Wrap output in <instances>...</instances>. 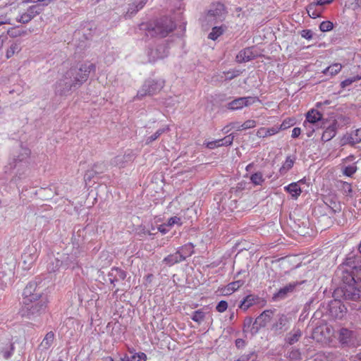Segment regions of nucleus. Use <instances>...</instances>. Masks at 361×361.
Segmentation results:
<instances>
[{"label":"nucleus","mask_w":361,"mask_h":361,"mask_svg":"<svg viewBox=\"0 0 361 361\" xmlns=\"http://www.w3.org/2000/svg\"><path fill=\"white\" fill-rule=\"evenodd\" d=\"M336 276L346 285L344 288V295L346 298L361 300L360 266H356L353 259H348L338 267Z\"/></svg>","instance_id":"nucleus-1"},{"label":"nucleus","mask_w":361,"mask_h":361,"mask_svg":"<svg viewBox=\"0 0 361 361\" xmlns=\"http://www.w3.org/2000/svg\"><path fill=\"white\" fill-rule=\"evenodd\" d=\"M33 283L28 284L23 291V305L20 314L29 319L40 316L46 310L48 303L47 297L39 292L33 293Z\"/></svg>","instance_id":"nucleus-2"},{"label":"nucleus","mask_w":361,"mask_h":361,"mask_svg":"<svg viewBox=\"0 0 361 361\" xmlns=\"http://www.w3.org/2000/svg\"><path fill=\"white\" fill-rule=\"evenodd\" d=\"M336 338L343 346L356 347L361 342V339L356 331L345 327L341 328L337 331Z\"/></svg>","instance_id":"nucleus-3"},{"label":"nucleus","mask_w":361,"mask_h":361,"mask_svg":"<svg viewBox=\"0 0 361 361\" xmlns=\"http://www.w3.org/2000/svg\"><path fill=\"white\" fill-rule=\"evenodd\" d=\"M94 71L95 65L88 62L82 64L79 68H71L67 71L72 73V78L79 87L87 80L90 72Z\"/></svg>","instance_id":"nucleus-4"},{"label":"nucleus","mask_w":361,"mask_h":361,"mask_svg":"<svg viewBox=\"0 0 361 361\" xmlns=\"http://www.w3.org/2000/svg\"><path fill=\"white\" fill-rule=\"evenodd\" d=\"M164 85V82L162 80H146L141 88L137 91L136 98L141 99L146 96L156 94L161 90Z\"/></svg>","instance_id":"nucleus-5"},{"label":"nucleus","mask_w":361,"mask_h":361,"mask_svg":"<svg viewBox=\"0 0 361 361\" xmlns=\"http://www.w3.org/2000/svg\"><path fill=\"white\" fill-rule=\"evenodd\" d=\"M72 73L66 71L65 74L56 82L55 86L56 92L63 95L69 93L73 88L78 87L74 80L72 78Z\"/></svg>","instance_id":"nucleus-6"},{"label":"nucleus","mask_w":361,"mask_h":361,"mask_svg":"<svg viewBox=\"0 0 361 361\" xmlns=\"http://www.w3.org/2000/svg\"><path fill=\"white\" fill-rule=\"evenodd\" d=\"M226 11L222 4L216 3L211 6L205 16V20L210 25L223 21L226 18Z\"/></svg>","instance_id":"nucleus-7"},{"label":"nucleus","mask_w":361,"mask_h":361,"mask_svg":"<svg viewBox=\"0 0 361 361\" xmlns=\"http://www.w3.org/2000/svg\"><path fill=\"white\" fill-rule=\"evenodd\" d=\"M334 335V329L333 326L325 324L315 328L312 337L319 342L327 344L332 341Z\"/></svg>","instance_id":"nucleus-8"},{"label":"nucleus","mask_w":361,"mask_h":361,"mask_svg":"<svg viewBox=\"0 0 361 361\" xmlns=\"http://www.w3.org/2000/svg\"><path fill=\"white\" fill-rule=\"evenodd\" d=\"M174 23L169 19L161 20L152 29V36L164 37L175 28Z\"/></svg>","instance_id":"nucleus-9"},{"label":"nucleus","mask_w":361,"mask_h":361,"mask_svg":"<svg viewBox=\"0 0 361 361\" xmlns=\"http://www.w3.org/2000/svg\"><path fill=\"white\" fill-rule=\"evenodd\" d=\"M346 312V307L339 300H333L329 303L328 313L333 319H342Z\"/></svg>","instance_id":"nucleus-10"},{"label":"nucleus","mask_w":361,"mask_h":361,"mask_svg":"<svg viewBox=\"0 0 361 361\" xmlns=\"http://www.w3.org/2000/svg\"><path fill=\"white\" fill-rule=\"evenodd\" d=\"M42 10L37 5L28 7L25 11L20 12L15 18L16 21L20 23H27L31 21L35 16L41 13Z\"/></svg>","instance_id":"nucleus-11"},{"label":"nucleus","mask_w":361,"mask_h":361,"mask_svg":"<svg viewBox=\"0 0 361 361\" xmlns=\"http://www.w3.org/2000/svg\"><path fill=\"white\" fill-rule=\"evenodd\" d=\"M258 102H259V99L257 97H239L229 102L228 108L231 110H239Z\"/></svg>","instance_id":"nucleus-12"},{"label":"nucleus","mask_w":361,"mask_h":361,"mask_svg":"<svg viewBox=\"0 0 361 361\" xmlns=\"http://www.w3.org/2000/svg\"><path fill=\"white\" fill-rule=\"evenodd\" d=\"M274 315L272 310H264L259 316H258L252 324L254 333H256L259 328L264 327L271 319Z\"/></svg>","instance_id":"nucleus-13"},{"label":"nucleus","mask_w":361,"mask_h":361,"mask_svg":"<svg viewBox=\"0 0 361 361\" xmlns=\"http://www.w3.org/2000/svg\"><path fill=\"white\" fill-rule=\"evenodd\" d=\"M259 55L258 51L254 47H249L240 51L236 56L239 63L251 61Z\"/></svg>","instance_id":"nucleus-14"},{"label":"nucleus","mask_w":361,"mask_h":361,"mask_svg":"<svg viewBox=\"0 0 361 361\" xmlns=\"http://www.w3.org/2000/svg\"><path fill=\"white\" fill-rule=\"evenodd\" d=\"M148 0H133V1L128 5L127 11L125 13L126 18H131L135 16L139 11L142 9L146 5Z\"/></svg>","instance_id":"nucleus-15"},{"label":"nucleus","mask_w":361,"mask_h":361,"mask_svg":"<svg viewBox=\"0 0 361 361\" xmlns=\"http://www.w3.org/2000/svg\"><path fill=\"white\" fill-rule=\"evenodd\" d=\"M168 54V51L166 47L163 45L159 46L156 49H152L148 52L149 60L151 62H154L158 59L166 57Z\"/></svg>","instance_id":"nucleus-16"},{"label":"nucleus","mask_w":361,"mask_h":361,"mask_svg":"<svg viewBox=\"0 0 361 361\" xmlns=\"http://www.w3.org/2000/svg\"><path fill=\"white\" fill-rule=\"evenodd\" d=\"M322 114L317 110L312 109L305 115V124H312L318 126V123L322 121Z\"/></svg>","instance_id":"nucleus-17"},{"label":"nucleus","mask_w":361,"mask_h":361,"mask_svg":"<svg viewBox=\"0 0 361 361\" xmlns=\"http://www.w3.org/2000/svg\"><path fill=\"white\" fill-rule=\"evenodd\" d=\"M233 136L232 135H229L223 139L207 142L205 145L209 149H214L221 146H229L233 143Z\"/></svg>","instance_id":"nucleus-18"},{"label":"nucleus","mask_w":361,"mask_h":361,"mask_svg":"<svg viewBox=\"0 0 361 361\" xmlns=\"http://www.w3.org/2000/svg\"><path fill=\"white\" fill-rule=\"evenodd\" d=\"M337 121L333 120L331 123L325 128L322 135V140L327 142L331 140L336 134Z\"/></svg>","instance_id":"nucleus-19"},{"label":"nucleus","mask_w":361,"mask_h":361,"mask_svg":"<svg viewBox=\"0 0 361 361\" xmlns=\"http://www.w3.org/2000/svg\"><path fill=\"white\" fill-rule=\"evenodd\" d=\"M302 182L303 180H300L298 182L291 183L290 184L284 187V190L288 192L292 196V197L297 199L302 192V190L299 185V183Z\"/></svg>","instance_id":"nucleus-20"},{"label":"nucleus","mask_w":361,"mask_h":361,"mask_svg":"<svg viewBox=\"0 0 361 361\" xmlns=\"http://www.w3.org/2000/svg\"><path fill=\"white\" fill-rule=\"evenodd\" d=\"M244 283V280H237L235 281L231 282L222 289V293L225 295H231L243 286Z\"/></svg>","instance_id":"nucleus-21"},{"label":"nucleus","mask_w":361,"mask_h":361,"mask_svg":"<svg viewBox=\"0 0 361 361\" xmlns=\"http://www.w3.org/2000/svg\"><path fill=\"white\" fill-rule=\"evenodd\" d=\"M344 144L355 145L361 142V128L343 138Z\"/></svg>","instance_id":"nucleus-22"},{"label":"nucleus","mask_w":361,"mask_h":361,"mask_svg":"<svg viewBox=\"0 0 361 361\" xmlns=\"http://www.w3.org/2000/svg\"><path fill=\"white\" fill-rule=\"evenodd\" d=\"M296 285L297 283H292L285 286L274 294V298L276 300H281L285 298L288 293L293 292Z\"/></svg>","instance_id":"nucleus-23"},{"label":"nucleus","mask_w":361,"mask_h":361,"mask_svg":"<svg viewBox=\"0 0 361 361\" xmlns=\"http://www.w3.org/2000/svg\"><path fill=\"white\" fill-rule=\"evenodd\" d=\"M319 6L317 1L310 4L306 8L308 16L312 18L320 17L323 10Z\"/></svg>","instance_id":"nucleus-24"},{"label":"nucleus","mask_w":361,"mask_h":361,"mask_svg":"<svg viewBox=\"0 0 361 361\" xmlns=\"http://www.w3.org/2000/svg\"><path fill=\"white\" fill-rule=\"evenodd\" d=\"M22 259L23 263V268L25 269H29L35 260V258L33 256V250L32 249L27 250L22 255Z\"/></svg>","instance_id":"nucleus-25"},{"label":"nucleus","mask_w":361,"mask_h":361,"mask_svg":"<svg viewBox=\"0 0 361 361\" xmlns=\"http://www.w3.org/2000/svg\"><path fill=\"white\" fill-rule=\"evenodd\" d=\"M30 155V150L27 147H21L18 154L15 156L14 161L15 165L14 167H16L17 164L20 162H26L29 159Z\"/></svg>","instance_id":"nucleus-26"},{"label":"nucleus","mask_w":361,"mask_h":361,"mask_svg":"<svg viewBox=\"0 0 361 361\" xmlns=\"http://www.w3.org/2000/svg\"><path fill=\"white\" fill-rule=\"evenodd\" d=\"M258 300H259L258 296H257L255 295H252V294L248 295L240 302L239 307L241 310L246 311L249 307H250L254 304L257 302Z\"/></svg>","instance_id":"nucleus-27"},{"label":"nucleus","mask_w":361,"mask_h":361,"mask_svg":"<svg viewBox=\"0 0 361 361\" xmlns=\"http://www.w3.org/2000/svg\"><path fill=\"white\" fill-rule=\"evenodd\" d=\"M183 261H184V257H182L181 255L178 251L173 254L168 255L163 260V262L168 266H173V264Z\"/></svg>","instance_id":"nucleus-28"},{"label":"nucleus","mask_w":361,"mask_h":361,"mask_svg":"<svg viewBox=\"0 0 361 361\" xmlns=\"http://www.w3.org/2000/svg\"><path fill=\"white\" fill-rule=\"evenodd\" d=\"M289 323L288 319L286 316L281 314L279 316L276 322L273 325V329L275 331H283L287 329V326Z\"/></svg>","instance_id":"nucleus-29"},{"label":"nucleus","mask_w":361,"mask_h":361,"mask_svg":"<svg viewBox=\"0 0 361 361\" xmlns=\"http://www.w3.org/2000/svg\"><path fill=\"white\" fill-rule=\"evenodd\" d=\"M109 276L114 277L113 279L111 278L109 279L111 283H113L114 282V281L124 280L126 277V274L123 270H122L121 269L113 268L111 270Z\"/></svg>","instance_id":"nucleus-30"},{"label":"nucleus","mask_w":361,"mask_h":361,"mask_svg":"<svg viewBox=\"0 0 361 361\" xmlns=\"http://www.w3.org/2000/svg\"><path fill=\"white\" fill-rule=\"evenodd\" d=\"M342 69V65L339 63H335L325 68L322 73L325 75L334 76L338 74Z\"/></svg>","instance_id":"nucleus-31"},{"label":"nucleus","mask_w":361,"mask_h":361,"mask_svg":"<svg viewBox=\"0 0 361 361\" xmlns=\"http://www.w3.org/2000/svg\"><path fill=\"white\" fill-rule=\"evenodd\" d=\"M193 248L194 247L192 243H188L179 247L178 252L181 255L182 257H184L185 260L187 257L192 255L194 252Z\"/></svg>","instance_id":"nucleus-32"},{"label":"nucleus","mask_w":361,"mask_h":361,"mask_svg":"<svg viewBox=\"0 0 361 361\" xmlns=\"http://www.w3.org/2000/svg\"><path fill=\"white\" fill-rule=\"evenodd\" d=\"M54 340V334L52 331H49L46 334L45 337L41 342L40 346L43 349L47 350L52 345Z\"/></svg>","instance_id":"nucleus-33"},{"label":"nucleus","mask_w":361,"mask_h":361,"mask_svg":"<svg viewBox=\"0 0 361 361\" xmlns=\"http://www.w3.org/2000/svg\"><path fill=\"white\" fill-rule=\"evenodd\" d=\"M147 355L144 353H135L130 357L121 358L120 361H146Z\"/></svg>","instance_id":"nucleus-34"},{"label":"nucleus","mask_w":361,"mask_h":361,"mask_svg":"<svg viewBox=\"0 0 361 361\" xmlns=\"http://www.w3.org/2000/svg\"><path fill=\"white\" fill-rule=\"evenodd\" d=\"M126 161L125 155H118L111 160V165L118 168H123L125 166Z\"/></svg>","instance_id":"nucleus-35"},{"label":"nucleus","mask_w":361,"mask_h":361,"mask_svg":"<svg viewBox=\"0 0 361 361\" xmlns=\"http://www.w3.org/2000/svg\"><path fill=\"white\" fill-rule=\"evenodd\" d=\"M225 27L224 26H216L214 27L212 30V32L209 34V38L215 40L219 36H221L224 32L225 31Z\"/></svg>","instance_id":"nucleus-36"},{"label":"nucleus","mask_w":361,"mask_h":361,"mask_svg":"<svg viewBox=\"0 0 361 361\" xmlns=\"http://www.w3.org/2000/svg\"><path fill=\"white\" fill-rule=\"evenodd\" d=\"M294 160L290 157H287L286 161L283 162V165L279 169V173L281 175H284L293 166Z\"/></svg>","instance_id":"nucleus-37"},{"label":"nucleus","mask_w":361,"mask_h":361,"mask_svg":"<svg viewBox=\"0 0 361 361\" xmlns=\"http://www.w3.org/2000/svg\"><path fill=\"white\" fill-rule=\"evenodd\" d=\"M20 50V44L17 42H12L8 47L6 53L7 59L12 57L15 53H18Z\"/></svg>","instance_id":"nucleus-38"},{"label":"nucleus","mask_w":361,"mask_h":361,"mask_svg":"<svg viewBox=\"0 0 361 361\" xmlns=\"http://www.w3.org/2000/svg\"><path fill=\"white\" fill-rule=\"evenodd\" d=\"M301 335L302 334L300 329H293V331H291L287 337L288 343L293 344L294 343L297 342L300 338Z\"/></svg>","instance_id":"nucleus-39"},{"label":"nucleus","mask_w":361,"mask_h":361,"mask_svg":"<svg viewBox=\"0 0 361 361\" xmlns=\"http://www.w3.org/2000/svg\"><path fill=\"white\" fill-rule=\"evenodd\" d=\"M257 122L255 120H247L241 125L235 126L237 130H243L247 129L253 128L256 126Z\"/></svg>","instance_id":"nucleus-40"},{"label":"nucleus","mask_w":361,"mask_h":361,"mask_svg":"<svg viewBox=\"0 0 361 361\" xmlns=\"http://www.w3.org/2000/svg\"><path fill=\"white\" fill-rule=\"evenodd\" d=\"M168 130H169V127H166L164 128H160V129L157 130L153 135H152L151 136L148 137L146 139V144L147 145L150 144L153 141L156 140L162 133H164V132L168 131Z\"/></svg>","instance_id":"nucleus-41"},{"label":"nucleus","mask_w":361,"mask_h":361,"mask_svg":"<svg viewBox=\"0 0 361 361\" xmlns=\"http://www.w3.org/2000/svg\"><path fill=\"white\" fill-rule=\"evenodd\" d=\"M61 265V262L57 258H52L47 266V270L49 272H55Z\"/></svg>","instance_id":"nucleus-42"},{"label":"nucleus","mask_w":361,"mask_h":361,"mask_svg":"<svg viewBox=\"0 0 361 361\" xmlns=\"http://www.w3.org/2000/svg\"><path fill=\"white\" fill-rule=\"evenodd\" d=\"M183 224V221L180 216H174L168 219L166 225L172 227L173 226H180Z\"/></svg>","instance_id":"nucleus-43"},{"label":"nucleus","mask_w":361,"mask_h":361,"mask_svg":"<svg viewBox=\"0 0 361 361\" xmlns=\"http://www.w3.org/2000/svg\"><path fill=\"white\" fill-rule=\"evenodd\" d=\"M250 180L253 184L260 185L264 181V179L261 172H257L251 176Z\"/></svg>","instance_id":"nucleus-44"},{"label":"nucleus","mask_w":361,"mask_h":361,"mask_svg":"<svg viewBox=\"0 0 361 361\" xmlns=\"http://www.w3.org/2000/svg\"><path fill=\"white\" fill-rule=\"evenodd\" d=\"M6 13L0 15V25L4 24H12L13 18L8 15V11H12L11 8H6Z\"/></svg>","instance_id":"nucleus-45"},{"label":"nucleus","mask_w":361,"mask_h":361,"mask_svg":"<svg viewBox=\"0 0 361 361\" xmlns=\"http://www.w3.org/2000/svg\"><path fill=\"white\" fill-rule=\"evenodd\" d=\"M204 317H205L204 313L202 310H198L193 312L192 316L191 317V319L194 322H195L198 324H201L203 322Z\"/></svg>","instance_id":"nucleus-46"},{"label":"nucleus","mask_w":361,"mask_h":361,"mask_svg":"<svg viewBox=\"0 0 361 361\" xmlns=\"http://www.w3.org/2000/svg\"><path fill=\"white\" fill-rule=\"evenodd\" d=\"M342 171L344 175L351 176L356 172L357 166L355 164L343 166Z\"/></svg>","instance_id":"nucleus-47"},{"label":"nucleus","mask_w":361,"mask_h":361,"mask_svg":"<svg viewBox=\"0 0 361 361\" xmlns=\"http://www.w3.org/2000/svg\"><path fill=\"white\" fill-rule=\"evenodd\" d=\"M303 127L306 131V135L308 137H310L313 135L316 128H317V126L315 125H312L310 123L305 124V121L303 122Z\"/></svg>","instance_id":"nucleus-48"},{"label":"nucleus","mask_w":361,"mask_h":361,"mask_svg":"<svg viewBox=\"0 0 361 361\" xmlns=\"http://www.w3.org/2000/svg\"><path fill=\"white\" fill-rule=\"evenodd\" d=\"M360 79H361V77H360L358 75H355V76H353V77H351V78H349L348 79L344 80L343 81H342L341 82V87L342 88H345V87L350 85L354 82L360 80Z\"/></svg>","instance_id":"nucleus-49"},{"label":"nucleus","mask_w":361,"mask_h":361,"mask_svg":"<svg viewBox=\"0 0 361 361\" xmlns=\"http://www.w3.org/2000/svg\"><path fill=\"white\" fill-rule=\"evenodd\" d=\"M295 123V121L294 118H288L285 119L282 123L279 126L281 130H286L288 128L293 126Z\"/></svg>","instance_id":"nucleus-50"},{"label":"nucleus","mask_w":361,"mask_h":361,"mask_svg":"<svg viewBox=\"0 0 361 361\" xmlns=\"http://www.w3.org/2000/svg\"><path fill=\"white\" fill-rule=\"evenodd\" d=\"M333 23L330 21H323L319 25V29L322 32H328L333 29Z\"/></svg>","instance_id":"nucleus-51"},{"label":"nucleus","mask_w":361,"mask_h":361,"mask_svg":"<svg viewBox=\"0 0 361 361\" xmlns=\"http://www.w3.org/2000/svg\"><path fill=\"white\" fill-rule=\"evenodd\" d=\"M224 73L226 80H232L234 78L240 75L241 72L239 70H231L227 72H224Z\"/></svg>","instance_id":"nucleus-52"},{"label":"nucleus","mask_w":361,"mask_h":361,"mask_svg":"<svg viewBox=\"0 0 361 361\" xmlns=\"http://www.w3.org/2000/svg\"><path fill=\"white\" fill-rule=\"evenodd\" d=\"M341 187V190L345 195H349L351 194L352 186L350 183H348L347 182H342Z\"/></svg>","instance_id":"nucleus-53"},{"label":"nucleus","mask_w":361,"mask_h":361,"mask_svg":"<svg viewBox=\"0 0 361 361\" xmlns=\"http://www.w3.org/2000/svg\"><path fill=\"white\" fill-rule=\"evenodd\" d=\"M289 357L294 361H298V360H300L301 355H300V351L298 350H292L289 353Z\"/></svg>","instance_id":"nucleus-54"},{"label":"nucleus","mask_w":361,"mask_h":361,"mask_svg":"<svg viewBox=\"0 0 361 361\" xmlns=\"http://www.w3.org/2000/svg\"><path fill=\"white\" fill-rule=\"evenodd\" d=\"M227 307H228L227 302L225 300H221L218 303L216 309L219 312H224L226 310Z\"/></svg>","instance_id":"nucleus-55"},{"label":"nucleus","mask_w":361,"mask_h":361,"mask_svg":"<svg viewBox=\"0 0 361 361\" xmlns=\"http://www.w3.org/2000/svg\"><path fill=\"white\" fill-rule=\"evenodd\" d=\"M279 131H280V128L277 126L271 127V128H267V133L268 137L276 135Z\"/></svg>","instance_id":"nucleus-56"},{"label":"nucleus","mask_w":361,"mask_h":361,"mask_svg":"<svg viewBox=\"0 0 361 361\" xmlns=\"http://www.w3.org/2000/svg\"><path fill=\"white\" fill-rule=\"evenodd\" d=\"M256 135L258 137H268L267 136V128H264V127L259 128L257 130V131Z\"/></svg>","instance_id":"nucleus-57"},{"label":"nucleus","mask_w":361,"mask_h":361,"mask_svg":"<svg viewBox=\"0 0 361 361\" xmlns=\"http://www.w3.org/2000/svg\"><path fill=\"white\" fill-rule=\"evenodd\" d=\"M301 36L307 39H311L312 38V31L310 30H304L301 32Z\"/></svg>","instance_id":"nucleus-58"},{"label":"nucleus","mask_w":361,"mask_h":361,"mask_svg":"<svg viewBox=\"0 0 361 361\" xmlns=\"http://www.w3.org/2000/svg\"><path fill=\"white\" fill-rule=\"evenodd\" d=\"M301 133V129L300 128H294L292 130V135L291 137L293 138L298 137Z\"/></svg>","instance_id":"nucleus-59"},{"label":"nucleus","mask_w":361,"mask_h":361,"mask_svg":"<svg viewBox=\"0 0 361 361\" xmlns=\"http://www.w3.org/2000/svg\"><path fill=\"white\" fill-rule=\"evenodd\" d=\"M166 226H167L166 224L164 225H160L158 228L159 231L163 234L166 233L169 231V230L166 228Z\"/></svg>","instance_id":"nucleus-60"},{"label":"nucleus","mask_w":361,"mask_h":361,"mask_svg":"<svg viewBox=\"0 0 361 361\" xmlns=\"http://www.w3.org/2000/svg\"><path fill=\"white\" fill-rule=\"evenodd\" d=\"M334 0H318L317 1V4H319L320 6H324L331 3Z\"/></svg>","instance_id":"nucleus-61"},{"label":"nucleus","mask_w":361,"mask_h":361,"mask_svg":"<svg viewBox=\"0 0 361 361\" xmlns=\"http://www.w3.org/2000/svg\"><path fill=\"white\" fill-rule=\"evenodd\" d=\"M24 2H32V3H46L47 0H23Z\"/></svg>","instance_id":"nucleus-62"},{"label":"nucleus","mask_w":361,"mask_h":361,"mask_svg":"<svg viewBox=\"0 0 361 361\" xmlns=\"http://www.w3.org/2000/svg\"><path fill=\"white\" fill-rule=\"evenodd\" d=\"M252 322V318H247L245 319V326H246L247 325V326H250Z\"/></svg>","instance_id":"nucleus-63"},{"label":"nucleus","mask_w":361,"mask_h":361,"mask_svg":"<svg viewBox=\"0 0 361 361\" xmlns=\"http://www.w3.org/2000/svg\"><path fill=\"white\" fill-rule=\"evenodd\" d=\"M102 361H114V360L111 357H106L102 359Z\"/></svg>","instance_id":"nucleus-64"}]
</instances>
